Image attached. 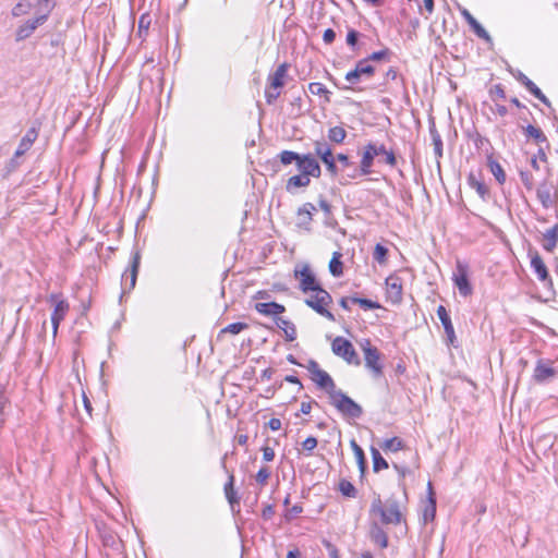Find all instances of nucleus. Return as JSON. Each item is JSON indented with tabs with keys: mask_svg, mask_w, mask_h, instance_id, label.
Instances as JSON below:
<instances>
[{
	"mask_svg": "<svg viewBox=\"0 0 558 558\" xmlns=\"http://www.w3.org/2000/svg\"><path fill=\"white\" fill-rule=\"evenodd\" d=\"M403 508V501L395 495H391L385 501L381 500L380 496H376L371 504L369 514L377 517L384 525H398L405 521Z\"/></svg>",
	"mask_w": 558,
	"mask_h": 558,
	"instance_id": "f257e3e1",
	"label": "nucleus"
},
{
	"mask_svg": "<svg viewBox=\"0 0 558 558\" xmlns=\"http://www.w3.org/2000/svg\"><path fill=\"white\" fill-rule=\"evenodd\" d=\"M380 154H385V163L395 167L397 163V159L395 153L392 150H387L386 147L381 144L377 143H368L364 147V153L362 155L360 173L362 175H368L372 170V166L375 157H379Z\"/></svg>",
	"mask_w": 558,
	"mask_h": 558,
	"instance_id": "f03ea898",
	"label": "nucleus"
},
{
	"mask_svg": "<svg viewBox=\"0 0 558 558\" xmlns=\"http://www.w3.org/2000/svg\"><path fill=\"white\" fill-rule=\"evenodd\" d=\"M329 399L330 403L345 417L360 418L363 414L362 407L341 390L331 395Z\"/></svg>",
	"mask_w": 558,
	"mask_h": 558,
	"instance_id": "7ed1b4c3",
	"label": "nucleus"
},
{
	"mask_svg": "<svg viewBox=\"0 0 558 558\" xmlns=\"http://www.w3.org/2000/svg\"><path fill=\"white\" fill-rule=\"evenodd\" d=\"M313 292L314 294L305 300V304L328 320L335 322L333 314L327 310V306L332 303V298L329 292L322 287Z\"/></svg>",
	"mask_w": 558,
	"mask_h": 558,
	"instance_id": "20e7f679",
	"label": "nucleus"
},
{
	"mask_svg": "<svg viewBox=\"0 0 558 558\" xmlns=\"http://www.w3.org/2000/svg\"><path fill=\"white\" fill-rule=\"evenodd\" d=\"M331 350L333 354L342 357L349 364L360 365L361 363L352 343L343 337H336L333 339Z\"/></svg>",
	"mask_w": 558,
	"mask_h": 558,
	"instance_id": "39448f33",
	"label": "nucleus"
},
{
	"mask_svg": "<svg viewBox=\"0 0 558 558\" xmlns=\"http://www.w3.org/2000/svg\"><path fill=\"white\" fill-rule=\"evenodd\" d=\"M296 168L300 174L306 175L307 178H319L322 173L318 161L311 154L300 155Z\"/></svg>",
	"mask_w": 558,
	"mask_h": 558,
	"instance_id": "423d86ee",
	"label": "nucleus"
},
{
	"mask_svg": "<svg viewBox=\"0 0 558 558\" xmlns=\"http://www.w3.org/2000/svg\"><path fill=\"white\" fill-rule=\"evenodd\" d=\"M294 276L300 279V289L304 293L312 292L320 288V284L317 282L308 265H304L300 270L295 269Z\"/></svg>",
	"mask_w": 558,
	"mask_h": 558,
	"instance_id": "0eeeda50",
	"label": "nucleus"
},
{
	"mask_svg": "<svg viewBox=\"0 0 558 558\" xmlns=\"http://www.w3.org/2000/svg\"><path fill=\"white\" fill-rule=\"evenodd\" d=\"M452 280L462 296L472 294V286L468 277V268L461 263H458L457 270L453 272Z\"/></svg>",
	"mask_w": 558,
	"mask_h": 558,
	"instance_id": "6e6552de",
	"label": "nucleus"
},
{
	"mask_svg": "<svg viewBox=\"0 0 558 558\" xmlns=\"http://www.w3.org/2000/svg\"><path fill=\"white\" fill-rule=\"evenodd\" d=\"M374 73H375V68L373 65H371L367 62V60L363 59L356 63L354 70H352L345 74V80L350 84L354 85L360 82L362 76L371 77L374 75Z\"/></svg>",
	"mask_w": 558,
	"mask_h": 558,
	"instance_id": "1a4fd4ad",
	"label": "nucleus"
},
{
	"mask_svg": "<svg viewBox=\"0 0 558 558\" xmlns=\"http://www.w3.org/2000/svg\"><path fill=\"white\" fill-rule=\"evenodd\" d=\"M314 211H316V207L312 203H305L300 207L298 209L296 226L305 231H311Z\"/></svg>",
	"mask_w": 558,
	"mask_h": 558,
	"instance_id": "9d476101",
	"label": "nucleus"
},
{
	"mask_svg": "<svg viewBox=\"0 0 558 558\" xmlns=\"http://www.w3.org/2000/svg\"><path fill=\"white\" fill-rule=\"evenodd\" d=\"M437 316L440 319L442 327L445 329V333L447 336V343L454 345V342L457 340L456 333H454V328H453L451 318H450L445 306L439 305L437 307Z\"/></svg>",
	"mask_w": 558,
	"mask_h": 558,
	"instance_id": "9b49d317",
	"label": "nucleus"
},
{
	"mask_svg": "<svg viewBox=\"0 0 558 558\" xmlns=\"http://www.w3.org/2000/svg\"><path fill=\"white\" fill-rule=\"evenodd\" d=\"M365 366L369 368L375 378L383 375V365L380 364V352L378 349H368L364 355Z\"/></svg>",
	"mask_w": 558,
	"mask_h": 558,
	"instance_id": "f8f14e48",
	"label": "nucleus"
},
{
	"mask_svg": "<svg viewBox=\"0 0 558 558\" xmlns=\"http://www.w3.org/2000/svg\"><path fill=\"white\" fill-rule=\"evenodd\" d=\"M140 262H141V255L140 252H134L132 256V262L130 265V274L126 272L122 276V280H124V289H128L129 291L134 289L136 284L138 268H140Z\"/></svg>",
	"mask_w": 558,
	"mask_h": 558,
	"instance_id": "ddd939ff",
	"label": "nucleus"
},
{
	"mask_svg": "<svg viewBox=\"0 0 558 558\" xmlns=\"http://www.w3.org/2000/svg\"><path fill=\"white\" fill-rule=\"evenodd\" d=\"M43 16H35L34 19L27 20L16 29V40L22 41L28 38L38 26L43 25Z\"/></svg>",
	"mask_w": 558,
	"mask_h": 558,
	"instance_id": "4468645a",
	"label": "nucleus"
},
{
	"mask_svg": "<svg viewBox=\"0 0 558 558\" xmlns=\"http://www.w3.org/2000/svg\"><path fill=\"white\" fill-rule=\"evenodd\" d=\"M379 520H373L369 525V538L373 543L378 545L380 548L388 546V536L385 530L380 525Z\"/></svg>",
	"mask_w": 558,
	"mask_h": 558,
	"instance_id": "2eb2a0df",
	"label": "nucleus"
},
{
	"mask_svg": "<svg viewBox=\"0 0 558 558\" xmlns=\"http://www.w3.org/2000/svg\"><path fill=\"white\" fill-rule=\"evenodd\" d=\"M313 380L319 388L324 389L328 393L329 398L339 390L336 388V384L331 376L323 369L316 371V376L313 377Z\"/></svg>",
	"mask_w": 558,
	"mask_h": 558,
	"instance_id": "dca6fc26",
	"label": "nucleus"
},
{
	"mask_svg": "<svg viewBox=\"0 0 558 558\" xmlns=\"http://www.w3.org/2000/svg\"><path fill=\"white\" fill-rule=\"evenodd\" d=\"M531 267L534 270V272L537 276L539 281H542V282L548 281L551 283V279L548 274V269L537 252H535L534 254L531 255Z\"/></svg>",
	"mask_w": 558,
	"mask_h": 558,
	"instance_id": "f3484780",
	"label": "nucleus"
},
{
	"mask_svg": "<svg viewBox=\"0 0 558 558\" xmlns=\"http://www.w3.org/2000/svg\"><path fill=\"white\" fill-rule=\"evenodd\" d=\"M556 375V369L551 366L549 362H544L539 360L534 369V379L537 383H544Z\"/></svg>",
	"mask_w": 558,
	"mask_h": 558,
	"instance_id": "a211bd4d",
	"label": "nucleus"
},
{
	"mask_svg": "<svg viewBox=\"0 0 558 558\" xmlns=\"http://www.w3.org/2000/svg\"><path fill=\"white\" fill-rule=\"evenodd\" d=\"M69 311V304L64 300L56 302L54 310L51 314L52 333L57 336L60 323L63 320L66 312Z\"/></svg>",
	"mask_w": 558,
	"mask_h": 558,
	"instance_id": "6ab92c4d",
	"label": "nucleus"
},
{
	"mask_svg": "<svg viewBox=\"0 0 558 558\" xmlns=\"http://www.w3.org/2000/svg\"><path fill=\"white\" fill-rule=\"evenodd\" d=\"M517 80L522 83L526 89L538 100H541L544 105L550 106V101L548 98L543 94V92L522 72H518V75L515 76Z\"/></svg>",
	"mask_w": 558,
	"mask_h": 558,
	"instance_id": "aec40b11",
	"label": "nucleus"
},
{
	"mask_svg": "<svg viewBox=\"0 0 558 558\" xmlns=\"http://www.w3.org/2000/svg\"><path fill=\"white\" fill-rule=\"evenodd\" d=\"M461 15L464 17L466 23L470 25V27L473 29V32L476 34L477 37L490 41L492 37L487 33V31L477 22V20L466 10H461Z\"/></svg>",
	"mask_w": 558,
	"mask_h": 558,
	"instance_id": "412c9836",
	"label": "nucleus"
},
{
	"mask_svg": "<svg viewBox=\"0 0 558 558\" xmlns=\"http://www.w3.org/2000/svg\"><path fill=\"white\" fill-rule=\"evenodd\" d=\"M387 292L391 300L399 302L402 299V282L401 279L390 276L386 279Z\"/></svg>",
	"mask_w": 558,
	"mask_h": 558,
	"instance_id": "4be33fe9",
	"label": "nucleus"
},
{
	"mask_svg": "<svg viewBox=\"0 0 558 558\" xmlns=\"http://www.w3.org/2000/svg\"><path fill=\"white\" fill-rule=\"evenodd\" d=\"M255 310L265 316H277L286 311V307L276 302L256 303Z\"/></svg>",
	"mask_w": 558,
	"mask_h": 558,
	"instance_id": "5701e85b",
	"label": "nucleus"
},
{
	"mask_svg": "<svg viewBox=\"0 0 558 558\" xmlns=\"http://www.w3.org/2000/svg\"><path fill=\"white\" fill-rule=\"evenodd\" d=\"M287 70H288V64L287 63H282L280 64L276 71L274 72V74H271L269 76V86L270 88L277 90L278 88L282 87L283 84H284V76L287 74Z\"/></svg>",
	"mask_w": 558,
	"mask_h": 558,
	"instance_id": "b1692460",
	"label": "nucleus"
},
{
	"mask_svg": "<svg viewBox=\"0 0 558 558\" xmlns=\"http://www.w3.org/2000/svg\"><path fill=\"white\" fill-rule=\"evenodd\" d=\"M56 7V0H37L36 16H43V22H46Z\"/></svg>",
	"mask_w": 558,
	"mask_h": 558,
	"instance_id": "393cba45",
	"label": "nucleus"
},
{
	"mask_svg": "<svg viewBox=\"0 0 558 558\" xmlns=\"http://www.w3.org/2000/svg\"><path fill=\"white\" fill-rule=\"evenodd\" d=\"M468 184L471 189L475 190L478 196L485 201L488 195V187L484 182L478 180L474 173H470L468 177Z\"/></svg>",
	"mask_w": 558,
	"mask_h": 558,
	"instance_id": "a878e982",
	"label": "nucleus"
},
{
	"mask_svg": "<svg viewBox=\"0 0 558 558\" xmlns=\"http://www.w3.org/2000/svg\"><path fill=\"white\" fill-rule=\"evenodd\" d=\"M544 244L543 247L547 252H553L554 248L557 246L558 241V226H554L553 228L548 229L544 233Z\"/></svg>",
	"mask_w": 558,
	"mask_h": 558,
	"instance_id": "bb28decb",
	"label": "nucleus"
},
{
	"mask_svg": "<svg viewBox=\"0 0 558 558\" xmlns=\"http://www.w3.org/2000/svg\"><path fill=\"white\" fill-rule=\"evenodd\" d=\"M276 325L278 326V328L283 330V332L286 335V339L288 341L295 340V338H296V329H295L294 324H292L291 322H289V320H287L284 318L278 317L276 319Z\"/></svg>",
	"mask_w": 558,
	"mask_h": 558,
	"instance_id": "cd10ccee",
	"label": "nucleus"
},
{
	"mask_svg": "<svg viewBox=\"0 0 558 558\" xmlns=\"http://www.w3.org/2000/svg\"><path fill=\"white\" fill-rule=\"evenodd\" d=\"M311 183V179L303 174H296L287 181L286 189L288 192H292L294 189L298 187H306Z\"/></svg>",
	"mask_w": 558,
	"mask_h": 558,
	"instance_id": "c85d7f7f",
	"label": "nucleus"
},
{
	"mask_svg": "<svg viewBox=\"0 0 558 558\" xmlns=\"http://www.w3.org/2000/svg\"><path fill=\"white\" fill-rule=\"evenodd\" d=\"M233 484H234V476H233V474H230L229 480L225 485V494H226V498L228 499L232 509H234V505H239V502H240L239 497L236 496V494L234 492Z\"/></svg>",
	"mask_w": 558,
	"mask_h": 558,
	"instance_id": "c756f323",
	"label": "nucleus"
},
{
	"mask_svg": "<svg viewBox=\"0 0 558 558\" xmlns=\"http://www.w3.org/2000/svg\"><path fill=\"white\" fill-rule=\"evenodd\" d=\"M341 254L335 252L329 262V271L333 277H340L343 274V264L340 260Z\"/></svg>",
	"mask_w": 558,
	"mask_h": 558,
	"instance_id": "7c9ffc66",
	"label": "nucleus"
},
{
	"mask_svg": "<svg viewBox=\"0 0 558 558\" xmlns=\"http://www.w3.org/2000/svg\"><path fill=\"white\" fill-rule=\"evenodd\" d=\"M488 167L490 169V172L493 173V175L495 177V179L500 183H505L506 181V173L501 167V165L494 160L493 158H488Z\"/></svg>",
	"mask_w": 558,
	"mask_h": 558,
	"instance_id": "2f4dec72",
	"label": "nucleus"
},
{
	"mask_svg": "<svg viewBox=\"0 0 558 558\" xmlns=\"http://www.w3.org/2000/svg\"><path fill=\"white\" fill-rule=\"evenodd\" d=\"M432 142L434 145V151L437 158L442 157V140L435 125L433 124L429 129Z\"/></svg>",
	"mask_w": 558,
	"mask_h": 558,
	"instance_id": "473e14b6",
	"label": "nucleus"
},
{
	"mask_svg": "<svg viewBox=\"0 0 558 558\" xmlns=\"http://www.w3.org/2000/svg\"><path fill=\"white\" fill-rule=\"evenodd\" d=\"M347 137V131L342 126H333L328 131V140L335 144H341Z\"/></svg>",
	"mask_w": 558,
	"mask_h": 558,
	"instance_id": "72a5a7b5",
	"label": "nucleus"
},
{
	"mask_svg": "<svg viewBox=\"0 0 558 558\" xmlns=\"http://www.w3.org/2000/svg\"><path fill=\"white\" fill-rule=\"evenodd\" d=\"M314 150L316 156L319 157L322 161L333 155L330 146L326 142H315Z\"/></svg>",
	"mask_w": 558,
	"mask_h": 558,
	"instance_id": "f704fd0d",
	"label": "nucleus"
},
{
	"mask_svg": "<svg viewBox=\"0 0 558 558\" xmlns=\"http://www.w3.org/2000/svg\"><path fill=\"white\" fill-rule=\"evenodd\" d=\"M428 493H429V504L426 506L424 510V519L425 521L433 520L436 514V500L433 496V487L432 483H428Z\"/></svg>",
	"mask_w": 558,
	"mask_h": 558,
	"instance_id": "c9c22d12",
	"label": "nucleus"
},
{
	"mask_svg": "<svg viewBox=\"0 0 558 558\" xmlns=\"http://www.w3.org/2000/svg\"><path fill=\"white\" fill-rule=\"evenodd\" d=\"M524 131L526 136L532 137L537 144L547 142V137L539 128L529 124Z\"/></svg>",
	"mask_w": 558,
	"mask_h": 558,
	"instance_id": "e433bc0d",
	"label": "nucleus"
},
{
	"mask_svg": "<svg viewBox=\"0 0 558 558\" xmlns=\"http://www.w3.org/2000/svg\"><path fill=\"white\" fill-rule=\"evenodd\" d=\"M372 458H373V470L374 472H379L380 470L388 468V462L381 457L378 449L372 447Z\"/></svg>",
	"mask_w": 558,
	"mask_h": 558,
	"instance_id": "4c0bfd02",
	"label": "nucleus"
},
{
	"mask_svg": "<svg viewBox=\"0 0 558 558\" xmlns=\"http://www.w3.org/2000/svg\"><path fill=\"white\" fill-rule=\"evenodd\" d=\"M351 447L356 458L361 473H364L366 469V461L363 449L356 444L355 440H351Z\"/></svg>",
	"mask_w": 558,
	"mask_h": 558,
	"instance_id": "58836bf2",
	"label": "nucleus"
},
{
	"mask_svg": "<svg viewBox=\"0 0 558 558\" xmlns=\"http://www.w3.org/2000/svg\"><path fill=\"white\" fill-rule=\"evenodd\" d=\"M33 146L32 143L28 142V138H23L21 140L15 153H14V156L13 158L11 159V162L12 163H17V159L20 157H22L26 151H28L31 149V147Z\"/></svg>",
	"mask_w": 558,
	"mask_h": 558,
	"instance_id": "ea45409f",
	"label": "nucleus"
},
{
	"mask_svg": "<svg viewBox=\"0 0 558 558\" xmlns=\"http://www.w3.org/2000/svg\"><path fill=\"white\" fill-rule=\"evenodd\" d=\"M32 3L28 2V1H21L19 3H16L13 9H12V15L14 17H19V16H22V15H25L27 14L31 9H32Z\"/></svg>",
	"mask_w": 558,
	"mask_h": 558,
	"instance_id": "a19ab883",
	"label": "nucleus"
},
{
	"mask_svg": "<svg viewBox=\"0 0 558 558\" xmlns=\"http://www.w3.org/2000/svg\"><path fill=\"white\" fill-rule=\"evenodd\" d=\"M339 490L341 494L345 497H355L356 496V488L353 486V484L347 480H341L339 483Z\"/></svg>",
	"mask_w": 558,
	"mask_h": 558,
	"instance_id": "79ce46f5",
	"label": "nucleus"
},
{
	"mask_svg": "<svg viewBox=\"0 0 558 558\" xmlns=\"http://www.w3.org/2000/svg\"><path fill=\"white\" fill-rule=\"evenodd\" d=\"M351 302L354 304H359L364 310H375L380 307V304L375 301L357 296L351 298Z\"/></svg>",
	"mask_w": 558,
	"mask_h": 558,
	"instance_id": "37998d69",
	"label": "nucleus"
},
{
	"mask_svg": "<svg viewBox=\"0 0 558 558\" xmlns=\"http://www.w3.org/2000/svg\"><path fill=\"white\" fill-rule=\"evenodd\" d=\"M299 158H300V154L294 153L292 150H282L279 154V159H280L281 163L284 166L291 165L292 162L296 163Z\"/></svg>",
	"mask_w": 558,
	"mask_h": 558,
	"instance_id": "c03bdc74",
	"label": "nucleus"
},
{
	"mask_svg": "<svg viewBox=\"0 0 558 558\" xmlns=\"http://www.w3.org/2000/svg\"><path fill=\"white\" fill-rule=\"evenodd\" d=\"M403 442L398 437H392L390 439H386L385 442L381 445V448L384 450H390V451H398L402 449Z\"/></svg>",
	"mask_w": 558,
	"mask_h": 558,
	"instance_id": "a18cd8bd",
	"label": "nucleus"
},
{
	"mask_svg": "<svg viewBox=\"0 0 558 558\" xmlns=\"http://www.w3.org/2000/svg\"><path fill=\"white\" fill-rule=\"evenodd\" d=\"M247 327H248V325L245 324V323H241V322L232 323V324L228 325L227 327H225L221 330V332H228V333H232V335H238L241 331L245 330Z\"/></svg>",
	"mask_w": 558,
	"mask_h": 558,
	"instance_id": "49530a36",
	"label": "nucleus"
},
{
	"mask_svg": "<svg viewBox=\"0 0 558 558\" xmlns=\"http://www.w3.org/2000/svg\"><path fill=\"white\" fill-rule=\"evenodd\" d=\"M387 254H388L387 247H385L381 244H376L374 253H373V257L376 262H378L379 264L385 263Z\"/></svg>",
	"mask_w": 558,
	"mask_h": 558,
	"instance_id": "de8ad7c7",
	"label": "nucleus"
},
{
	"mask_svg": "<svg viewBox=\"0 0 558 558\" xmlns=\"http://www.w3.org/2000/svg\"><path fill=\"white\" fill-rule=\"evenodd\" d=\"M270 476V471L268 470V468L266 466H263L259 469V471L257 472V474L255 475V481L260 485V486H264L266 485L268 478Z\"/></svg>",
	"mask_w": 558,
	"mask_h": 558,
	"instance_id": "09e8293b",
	"label": "nucleus"
},
{
	"mask_svg": "<svg viewBox=\"0 0 558 558\" xmlns=\"http://www.w3.org/2000/svg\"><path fill=\"white\" fill-rule=\"evenodd\" d=\"M520 179L523 183V185L529 190H533L534 187V180L532 173L529 171H520Z\"/></svg>",
	"mask_w": 558,
	"mask_h": 558,
	"instance_id": "8fccbe9b",
	"label": "nucleus"
},
{
	"mask_svg": "<svg viewBox=\"0 0 558 558\" xmlns=\"http://www.w3.org/2000/svg\"><path fill=\"white\" fill-rule=\"evenodd\" d=\"M39 132V123L35 122L32 128L26 132V134L23 136V138H28V142L34 144L35 141L38 137Z\"/></svg>",
	"mask_w": 558,
	"mask_h": 558,
	"instance_id": "3c124183",
	"label": "nucleus"
},
{
	"mask_svg": "<svg viewBox=\"0 0 558 558\" xmlns=\"http://www.w3.org/2000/svg\"><path fill=\"white\" fill-rule=\"evenodd\" d=\"M308 89L313 95H327L329 90L322 83H311Z\"/></svg>",
	"mask_w": 558,
	"mask_h": 558,
	"instance_id": "603ef678",
	"label": "nucleus"
},
{
	"mask_svg": "<svg viewBox=\"0 0 558 558\" xmlns=\"http://www.w3.org/2000/svg\"><path fill=\"white\" fill-rule=\"evenodd\" d=\"M325 166L327 167V170L330 172L331 175H336L338 173V167L336 165V158L332 155L331 157L325 159L323 161Z\"/></svg>",
	"mask_w": 558,
	"mask_h": 558,
	"instance_id": "864d4df0",
	"label": "nucleus"
},
{
	"mask_svg": "<svg viewBox=\"0 0 558 558\" xmlns=\"http://www.w3.org/2000/svg\"><path fill=\"white\" fill-rule=\"evenodd\" d=\"M388 53H389L388 49H384V50H380V51H375L372 54H369L367 58H365V60H367V62H369V61H380L384 58H386L388 56Z\"/></svg>",
	"mask_w": 558,
	"mask_h": 558,
	"instance_id": "5fc2aeb1",
	"label": "nucleus"
},
{
	"mask_svg": "<svg viewBox=\"0 0 558 558\" xmlns=\"http://www.w3.org/2000/svg\"><path fill=\"white\" fill-rule=\"evenodd\" d=\"M317 446V439L315 437H307L303 442H302V448L303 450L305 451H313Z\"/></svg>",
	"mask_w": 558,
	"mask_h": 558,
	"instance_id": "6e6d98bb",
	"label": "nucleus"
},
{
	"mask_svg": "<svg viewBox=\"0 0 558 558\" xmlns=\"http://www.w3.org/2000/svg\"><path fill=\"white\" fill-rule=\"evenodd\" d=\"M359 32L355 29H350L347 35V44L351 47H354L359 40Z\"/></svg>",
	"mask_w": 558,
	"mask_h": 558,
	"instance_id": "4d7b16f0",
	"label": "nucleus"
},
{
	"mask_svg": "<svg viewBox=\"0 0 558 558\" xmlns=\"http://www.w3.org/2000/svg\"><path fill=\"white\" fill-rule=\"evenodd\" d=\"M280 93L272 88L267 87L266 90H265V97H266V100L268 104H272L278 97H279Z\"/></svg>",
	"mask_w": 558,
	"mask_h": 558,
	"instance_id": "13d9d810",
	"label": "nucleus"
},
{
	"mask_svg": "<svg viewBox=\"0 0 558 558\" xmlns=\"http://www.w3.org/2000/svg\"><path fill=\"white\" fill-rule=\"evenodd\" d=\"M537 196L541 199L542 204L544 206H547L548 202L550 201V194L548 190H544L543 187H539L537 190Z\"/></svg>",
	"mask_w": 558,
	"mask_h": 558,
	"instance_id": "bf43d9fd",
	"label": "nucleus"
},
{
	"mask_svg": "<svg viewBox=\"0 0 558 558\" xmlns=\"http://www.w3.org/2000/svg\"><path fill=\"white\" fill-rule=\"evenodd\" d=\"M263 451V459L266 462H270L275 458V450L268 446H265L262 448Z\"/></svg>",
	"mask_w": 558,
	"mask_h": 558,
	"instance_id": "052dcab7",
	"label": "nucleus"
},
{
	"mask_svg": "<svg viewBox=\"0 0 558 558\" xmlns=\"http://www.w3.org/2000/svg\"><path fill=\"white\" fill-rule=\"evenodd\" d=\"M336 38V33L333 29L331 28H327L325 32H324V35H323V39L326 44H331Z\"/></svg>",
	"mask_w": 558,
	"mask_h": 558,
	"instance_id": "680f3d73",
	"label": "nucleus"
},
{
	"mask_svg": "<svg viewBox=\"0 0 558 558\" xmlns=\"http://www.w3.org/2000/svg\"><path fill=\"white\" fill-rule=\"evenodd\" d=\"M318 205L320 209L326 214V216L331 214V205L326 199L320 198Z\"/></svg>",
	"mask_w": 558,
	"mask_h": 558,
	"instance_id": "e2e57ef3",
	"label": "nucleus"
},
{
	"mask_svg": "<svg viewBox=\"0 0 558 558\" xmlns=\"http://www.w3.org/2000/svg\"><path fill=\"white\" fill-rule=\"evenodd\" d=\"M274 514H275L274 506L267 505L266 507H264L262 515L265 520H269Z\"/></svg>",
	"mask_w": 558,
	"mask_h": 558,
	"instance_id": "0e129e2a",
	"label": "nucleus"
},
{
	"mask_svg": "<svg viewBox=\"0 0 558 558\" xmlns=\"http://www.w3.org/2000/svg\"><path fill=\"white\" fill-rule=\"evenodd\" d=\"M360 348L362 349L364 355L366 354V351L368 349H377L376 347H373L369 339H363L359 342Z\"/></svg>",
	"mask_w": 558,
	"mask_h": 558,
	"instance_id": "69168bd1",
	"label": "nucleus"
},
{
	"mask_svg": "<svg viewBox=\"0 0 558 558\" xmlns=\"http://www.w3.org/2000/svg\"><path fill=\"white\" fill-rule=\"evenodd\" d=\"M268 426L271 430H279L281 428V421L274 417L268 422Z\"/></svg>",
	"mask_w": 558,
	"mask_h": 558,
	"instance_id": "338daca9",
	"label": "nucleus"
},
{
	"mask_svg": "<svg viewBox=\"0 0 558 558\" xmlns=\"http://www.w3.org/2000/svg\"><path fill=\"white\" fill-rule=\"evenodd\" d=\"M343 167H350L351 162L349 160V157L344 154H338L337 157H335Z\"/></svg>",
	"mask_w": 558,
	"mask_h": 558,
	"instance_id": "774afa93",
	"label": "nucleus"
}]
</instances>
